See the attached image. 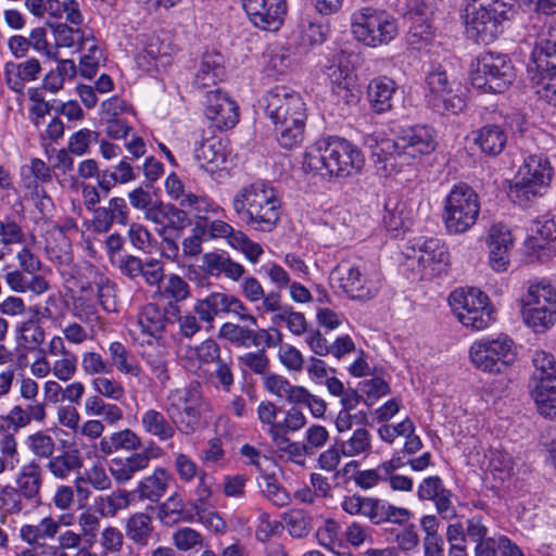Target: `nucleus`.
<instances>
[{"label":"nucleus","instance_id":"58836bf2","mask_svg":"<svg viewBox=\"0 0 556 556\" xmlns=\"http://www.w3.org/2000/svg\"><path fill=\"white\" fill-rule=\"evenodd\" d=\"M194 159L202 169L215 173L226 161L222 142L215 138L204 140L195 149Z\"/></svg>","mask_w":556,"mask_h":556},{"label":"nucleus","instance_id":"0e129e2a","mask_svg":"<svg viewBox=\"0 0 556 556\" xmlns=\"http://www.w3.org/2000/svg\"><path fill=\"white\" fill-rule=\"evenodd\" d=\"M306 425V417L296 407H290L285 412V417L274 426L271 438H286L289 432H296Z\"/></svg>","mask_w":556,"mask_h":556},{"label":"nucleus","instance_id":"b1692460","mask_svg":"<svg viewBox=\"0 0 556 556\" xmlns=\"http://www.w3.org/2000/svg\"><path fill=\"white\" fill-rule=\"evenodd\" d=\"M433 13V0H410L408 3V16L414 25L410 27V43L419 41L429 43L432 39L429 18Z\"/></svg>","mask_w":556,"mask_h":556},{"label":"nucleus","instance_id":"aec40b11","mask_svg":"<svg viewBox=\"0 0 556 556\" xmlns=\"http://www.w3.org/2000/svg\"><path fill=\"white\" fill-rule=\"evenodd\" d=\"M413 250L415 255L409 257L417 261V273L421 278L440 274L448 264V252L440 239L418 240Z\"/></svg>","mask_w":556,"mask_h":556},{"label":"nucleus","instance_id":"c756f323","mask_svg":"<svg viewBox=\"0 0 556 556\" xmlns=\"http://www.w3.org/2000/svg\"><path fill=\"white\" fill-rule=\"evenodd\" d=\"M140 425L144 433L156 438L161 442L173 439L178 431L177 425L156 408L146 409L140 417Z\"/></svg>","mask_w":556,"mask_h":556},{"label":"nucleus","instance_id":"774afa93","mask_svg":"<svg viewBox=\"0 0 556 556\" xmlns=\"http://www.w3.org/2000/svg\"><path fill=\"white\" fill-rule=\"evenodd\" d=\"M99 546L102 555H114L122 552L125 539L123 532L114 526H108L100 531Z\"/></svg>","mask_w":556,"mask_h":556},{"label":"nucleus","instance_id":"9d476101","mask_svg":"<svg viewBox=\"0 0 556 556\" xmlns=\"http://www.w3.org/2000/svg\"><path fill=\"white\" fill-rule=\"evenodd\" d=\"M473 366L484 372L504 374L517 359V348L506 333L475 341L469 349Z\"/></svg>","mask_w":556,"mask_h":556},{"label":"nucleus","instance_id":"a878e982","mask_svg":"<svg viewBox=\"0 0 556 556\" xmlns=\"http://www.w3.org/2000/svg\"><path fill=\"white\" fill-rule=\"evenodd\" d=\"M173 482L174 477L168 469L156 467L138 482L135 492L141 501L157 503L165 496Z\"/></svg>","mask_w":556,"mask_h":556},{"label":"nucleus","instance_id":"6ab92c4d","mask_svg":"<svg viewBox=\"0 0 556 556\" xmlns=\"http://www.w3.org/2000/svg\"><path fill=\"white\" fill-rule=\"evenodd\" d=\"M251 23L264 30H277L287 14L286 0H241Z\"/></svg>","mask_w":556,"mask_h":556},{"label":"nucleus","instance_id":"338daca9","mask_svg":"<svg viewBox=\"0 0 556 556\" xmlns=\"http://www.w3.org/2000/svg\"><path fill=\"white\" fill-rule=\"evenodd\" d=\"M25 444L38 458H49L55 451L54 439L42 430L29 434L25 440Z\"/></svg>","mask_w":556,"mask_h":556},{"label":"nucleus","instance_id":"bf43d9fd","mask_svg":"<svg viewBox=\"0 0 556 556\" xmlns=\"http://www.w3.org/2000/svg\"><path fill=\"white\" fill-rule=\"evenodd\" d=\"M90 386L94 393L115 402L122 401L126 394L123 383L108 375L91 379Z\"/></svg>","mask_w":556,"mask_h":556},{"label":"nucleus","instance_id":"de8ad7c7","mask_svg":"<svg viewBox=\"0 0 556 556\" xmlns=\"http://www.w3.org/2000/svg\"><path fill=\"white\" fill-rule=\"evenodd\" d=\"M339 447L345 457L367 456L372 448L371 434L365 428H357L349 439L339 442Z\"/></svg>","mask_w":556,"mask_h":556},{"label":"nucleus","instance_id":"8fccbe9b","mask_svg":"<svg viewBox=\"0 0 556 556\" xmlns=\"http://www.w3.org/2000/svg\"><path fill=\"white\" fill-rule=\"evenodd\" d=\"M130 505V493L124 489H117L108 495H101L96 500V506L101 516L114 517L117 511L126 509Z\"/></svg>","mask_w":556,"mask_h":556},{"label":"nucleus","instance_id":"c9c22d12","mask_svg":"<svg viewBox=\"0 0 556 556\" xmlns=\"http://www.w3.org/2000/svg\"><path fill=\"white\" fill-rule=\"evenodd\" d=\"M179 203L193 212L195 225H199L200 222H207L213 217L225 216V210L206 195L188 192Z\"/></svg>","mask_w":556,"mask_h":556},{"label":"nucleus","instance_id":"5fc2aeb1","mask_svg":"<svg viewBox=\"0 0 556 556\" xmlns=\"http://www.w3.org/2000/svg\"><path fill=\"white\" fill-rule=\"evenodd\" d=\"M17 333L18 343L29 352L39 349L46 339L45 329L34 319L20 323Z\"/></svg>","mask_w":556,"mask_h":556},{"label":"nucleus","instance_id":"ddd939ff","mask_svg":"<svg viewBox=\"0 0 556 556\" xmlns=\"http://www.w3.org/2000/svg\"><path fill=\"white\" fill-rule=\"evenodd\" d=\"M469 77L477 89L503 92L515 79V73L506 55L486 52L471 64Z\"/></svg>","mask_w":556,"mask_h":556},{"label":"nucleus","instance_id":"13d9d810","mask_svg":"<svg viewBox=\"0 0 556 556\" xmlns=\"http://www.w3.org/2000/svg\"><path fill=\"white\" fill-rule=\"evenodd\" d=\"M198 232L208 239H226L231 247L232 238L236 237L238 230L226 223L223 217H213L207 222H200L197 225Z\"/></svg>","mask_w":556,"mask_h":556},{"label":"nucleus","instance_id":"c85d7f7f","mask_svg":"<svg viewBox=\"0 0 556 556\" xmlns=\"http://www.w3.org/2000/svg\"><path fill=\"white\" fill-rule=\"evenodd\" d=\"M224 76L223 55L217 51H205L195 72L193 84L198 88H206L216 85Z\"/></svg>","mask_w":556,"mask_h":556},{"label":"nucleus","instance_id":"49530a36","mask_svg":"<svg viewBox=\"0 0 556 556\" xmlns=\"http://www.w3.org/2000/svg\"><path fill=\"white\" fill-rule=\"evenodd\" d=\"M46 464L48 471L59 480H66L72 472L80 469L83 459L77 453L63 452L59 455H52Z\"/></svg>","mask_w":556,"mask_h":556},{"label":"nucleus","instance_id":"4be33fe9","mask_svg":"<svg viewBox=\"0 0 556 556\" xmlns=\"http://www.w3.org/2000/svg\"><path fill=\"white\" fill-rule=\"evenodd\" d=\"M205 115L217 129H229L239 121V108L228 94L215 89L207 92Z\"/></svg>","mask_w":556,"mask_h":556},{"label":"nucleus","instance_id":"2eb2a0df","mask_svg":"<svg viewBox=\"0 0 556 556\" xmlns=\"http://www.w3.org/2000/svg\"><path fill=\"white\" fill-rule=\"evenodd\" d=\"M426 100L439 113L457 114L466 106L464 88L456 79L438 66L426 76Z\"/></svg>","mask_w":556,"mask_h":556},{"label":"nucleus","instance_id":"6e6552de","mask_svg":"<svg viewBox=\"0 0 556 556\" xmlns=\"http://www.w3.org/2000/svg\"><path fill=\"white\" fill-rule=\"evenodd\" d=\"M351 30L363 45L377 48L388 45L399 34L396 18L384 10L365 7L351 16Z\"/></svg>","mask_w":556,"mask_h":556},{"label":"nucleus","instance_id":"39448f33","mask_svg":"<svg viewBox=\"0 0 556 556\" xmlns=\"http://www.w3.org/2000/svg\"><path fill=\"white\" fill-rule=\"evenodd\" d=\"M514 12L515 0H471L465 15L467 37L479 43L493 41Z\"/></svg>","mask_w":556,"mask_h":556},{"label":"nucleus","instance_id":"f3484780","mask_svg":"<svg viewBox=\"0 0 556 556\" xmlns=\"http://www.w3.org/2000/svg\"><path fill=\"white\" fill-rule=\"evenodd\" d=\"M75 285L80 293L96 294L98 303L104 311H117V286L99 268L90 264L81 266L77 271Z\"/></svg>","mask_w":556,"mask_h":556},{"label":"nucleus","instance_id":"72a5a7b5","mask_svg":"<svg viewBox=\"0 0 556 556\" xmlns=\"http://www.w3.org/2000/svg\"><path fill=\"white\" fill-rule=\"evenodd\" d=\"M203 264L208 275L213 277L224 275L232 281H238L245 273L243 265L224 254L206 253L203 256Z\"/></svg>","mask_w":556,"mask_h":556},{"label":"nucleus","instance_id":"c03bdc74","mask_svg":"<svg viewBox=\"0 0 556 556\" xmlns=\"http://www.w3.org/2000/svg\"><path fill=\"white\" fill-rule=\"evenodd\" d=\"M55 45L63 48H77L85 51V47L94 37L91 30L83 28H72L66 24H59L53 29Z\"/></svg>","mask_w":556,"mask_h":556},{"label":"nucleus","instance_id":"69168bd1","mask_svg":"<svg viewBox=\"0 0 556 556\" xmlns=\"http://www.w3.org/2000/svg\"><path fill=\"white\" fill-rule=\"evenodd\" d=\"M85 51L87 52L84 53L79 62V73L85 78H92L97 74L100 64L104 61L103 51L97 45L94 38L88 42Z\"/></svg>","mask_w":556,"mask_h":556},{"label":"nucleus","instance_id":"6e6d98bb","mask_svg":"<svg viewBox=\"0 0 556 556\" xmlns=\"http://www.w3.org/2000/svg\"><path fill=\"white\" fill-rule=\"evenodd\" d=\"M325 73L330 83L331 90L338 89L341 86L353 85L354 83L353 68L344 55H340L333 60V62L326 67Z\"/></svg>","mask_w":556,"mask_h":556},{"label":"nucleus","instance_id":"423d86ee","mask_svg":"<svg viewBox=\"0 0 556 556\" xmlns=\"http://www.w3.org/2000/svg\"><path fill=\"white\" fill-rule=\"evenodd\" d=\"M520 313L533 332L545 333L556 324V289L546 280L528 281L520 296Z\"/></svg>","mask_w":556,"mask_h":556},{"label":"nucleus","instance_id":"7c9ffc66","mask_svg":"<svg viewBox=\"0 0 556 556\" xmlns=\"http://www.w3.org/2000/svg\"><path fill=\"white\" fill-rule=\"evenodd\" d=\"M222 358L220 346L213 339H206L197 346H187L180 353V359L189 370L200 368L202 364H216Z\"/></svg>","mask_w":556,"mask_h":556},{"label":"nucleus","instance_id":"2f4dec72","mask_svg":"<svg viewBox=\"0 0 556 556\" xmlns=\"http://www.w3.org/2000/svg\"><path fill=\"white\" fill-rule=\"evenodd\" d=\"M42 479L43 469L37 460L33 459L21 467L16 476L17 488L15 489L28 501L39 498Z\"/></svg>","mask_w":556,"mask_h":556},{"label":"nucleus","instance_id":"3c124183","mask_svg":"<svg viewBox=\"0 0 556 556\" xmlns=\"http://www.w3.org/2000/svg\"><path fill=\"white\" fill-rule=\"evenodd\" d=\"M142 358L160 387L166 388L170 381L167 353L163 350L144 352Z\"/></svg>","mask_w":556,"mask_h":556},{"label":"nucleus","instance_id":"dca6fc26","mask_svg":"<svg viewBox=\"0 0 556 556\" xmlns=\"http://www.w3.org/2000/svg\"><path fill=\"white\" fill-rule=\"evenodd\" d=\"M193 313L202 323L210 326L219 314H232L241 321H249L253 326L257 325L256 317L248 313L247 306L239 298L224 292H212L205 298L197 300Z\"/></svg>","mask_w":556,"mask_h":556},{"label":"nucleus","instance_id":"ea45409f","mask_svg":"<svg viewBox=\"0 0 556 556\" xmlns=\"http://www.w3.org/2000/svg\"><path fill=\"white\" fill-rule=\"evenodd\" d=\"M507 142V135L498 125H485L476 131L475 143L486 155L500 154Z\"/></svg>","mask_w":556,"mask_h":556},{"label":"nucleus","instance_id":"f704fd0d","mask_svg":"<svg viewBox=\"0 0 556 556\" xmlns=\"http://www.w3.org/2000/svg\"><path fill=\"white\" fill-rule=\"evenodd\" d=\"M109 363L119 374L138 377L142 368L131 351L122 342L113 341L108 345Z\"/></svg>","mask_w":556,"mask_h":556},{"label":"nucleus","instance_id":"473e14b6","mask_svg":"<svg viewBox=\"0 0 556 556\" xmlns=\"http://www.w3.org/2000/svg\"><path fill=\"white\" fill-rule=\"evenodd\" d=\"M530 386L539 413L545 417L556 418V376L530 382Z\"/></svg>","mask_w":556,"mask_h":556},{"label":"nucleus","instance_id":"e2e57ef3","mask_svg":"<svg viewBox=\"0 0 556 556\" xmlns=\"http://www.w3.org/2000/svg\"><path fill=\"white\" fill-rule=\"evenodd\" d=\"M533 371L531 374L530 382L547 379L556 376V361L552 353L535 350L532 354Z\"/></svg>","mask_w":556,"mask_h":556},{"label":"nucleus","instance_id":"20e7f679","mask_svg":"<svg viewBox=\"0 0 556 556\" xmlns=\"http://www.w3.org/2000/svg\"><path fill=\"white\" fill-rule=\"evenodd\" d=\"M212 410L211 401L197 383L170 389L165 397V412L184 435H192L203 428Z\"/></svg>","mask_w":556,"mask_h":556},{"label":"nucleus","instance_id":"603ef678","mask_svg":"<svg viewBox=\"0 0 556 556\" xmlns=\"http://www.w3.org/2000/svg\"><path fill=\"white\" fill-rule=\"evenodd\" d=\"M340 534L341 527L333 518H327L315 532L317 543L333 553L344 546V540Z\"/></svg>","mask_w":556,"mask_h":556},{"label":"nucleus","instance_id":"864d4df0","mask_svg":"<svg viewBox=\"0 0 556 556\" xmlns=\"http://www.w3.org/2000/svg\"><path fill=\"white\" fill-rule=\"evenodd\" d=\"M298 30L304 46L321 45L328 35V26L308 15L301 17Z\"/></svg>","mask_w":556,"mask_h":556},{"label":"nucleus","instance_id":"5701e85b","mask_svg":"<svg viewBox=\"0 0 556 556\" xmlns=\"http://www.w3.org/2000/svg\"><path fill=\"white\" fill-rule=\"evenodd\" d=\"M552 31L549 28L547 31L541 33L531 52L528 71H535V76L556 73V38Z\"/></svg>","mask_w":556,"mask_h":556},{"label":"nucleus","instance_id":"7ed1b4c3","mask_svg":"<svg viewBox=\"0 0 556 556\" xmlns=\"http://www.w3.org/2000/svg\"><path fill=\"white\" fill-rule=\"evenodd\" d=\"M280 201L273 187L255 181L240 188L232 199L236 215L258 231H271L280 219Z\"/></svg>","mask_w":556,"mask_h":556},{"label":"nucleus","instance_id":"37998d69","mask_svg":"<svg viewBox=\"0 0 556 556\" xmlns=\"http://www.w3.org/2000/svg\"><path fill=\"white\" fill-rule=\"evenodd\" d=\"M128 219V208L123 198H112L108 207L97 210V228L108 231L114 222L125 225Z\"/></svg>","mask_w":556,"mask_h":556},{"label":"nucleus","instance_id":"79ce46f5","mask_svg":"<svg viewBox=\"0 0 556 556\" xmlns=\"http://www.w3.org/2000/svg\"><path fill=\"white\" fill-rule=\"evenodd\" d=\"M282 527L296 540L308 536L313 529V517L302 508H292L281 514Z\"/></svg>","mask_w":556,"mask_h":556},{"label":"nucleus","instance_id":"680f3d73","mask_svg":"<svg viewBox=\"0 0 556 556\" xmlns=\"http://www.w3.org/2000/svg\"><path fill=\"white\" fill-rule=\"evenodd\" d=\"M274 325L285 324L288 330L295 337L306 334L308 331V323L303 313L296 312L292 306H287V309L282 311L279 315L271 317Z\"/></svg>","mask_w":556,"mask_h":556},{"label":"nucleus","instance_id":"f8f14e48","mask_svg":"<svg viewBox=\"0 0 556 556\" xmlns=\"http://www.w3.org/2000/svg\"><path fill=\"white\" fill-rule=\"evenodd\" d=\"M549 161L541 154L527 156L519 167L509 194L521 206L542 197L552 179Z\"/></svg>","mask_w":556,"mask_h":556},{"label":"nucleus","instance_id":"bb28decb","mask_svg":"<svg viewBox=\"0 0 556 556\" xmlns=\"http://www.w3.org/2000/svg\"><path fill=\"white\" fill-rule=\"evenodd\" d=\"M397 86L395 81L387 76L372 78L367 86V99L370 109L382 114L393 108V100Z\"/></svg>","mask_w":556,"mask_h":556},{"label":"nucleus","instance_id":"4468645a","mask_svg":"<svg viewBox=\"0 0 556 556\" xmlns=\"http://www.w3.org/2000/svg\"><path fill=\"white\" fill-rule=\"evenodd\" d=\"M433 131L426 126L406 127L400 130L396 139L381 138L379 149L389 155L386 161L399 156L406 162L416 160L434 151Z\"/></svg>","mask_w":556,"mask_h":556},{"label":"nucleus","instance_id":"a211bd4d","mask_svg":"<svg viewBox=\"0 0 556 556\" xmlns=\"http://www.w3.org/2000/svg\"><path fill=\"white\" fill-rule=\"evenodd\" d=\"M164 455L163 448L155 442L149 444L140 452L130 453L126 457L116 456L109 462V472L116 484H126L136 473L149 468L150 463Z\"/></svg>","mask_w":556,"mask_h":556},{"label":"nucleus","instance_id":"393cba45","mask_svg":"<svg viewBox=\"0 0 556 556\" xmlns=\"http://www.w3.org/2000/svg\"><path fill=\"white\" fill-rule=\"evenodd\" d=\"M41 71L40 61L34 56L20 63L8 62L4 65V79L12 91L22 93L27 83L39 78Z\"/></svg>","mask_w":556,"mask_h":556},{"label":"nucleus","instance_id":"a18cd8bd","mask_svg":"<svg viewBox=\"0 0 556 556\" xmlns=\"http://www.w3.org/2000/svg\"><path fill=\"white\" fill-rule=\"evenodd\" d=\"M152 531V518L146 513H136L126 519V535L137 545L146 546L150 540Z\"/></svg>","mask_w":556,"mask_h":556},{"label":"nucleus","instance_id":"f03ea898","mask_svg":"<svg viewBox=\"0 0 556 556\" xmlns=\"http://www.w3.org/2000/svg\"><path fill=\"white\" fill-rule=\"evenodd\" d=\"M265 102V112L274 124L279 144L286 149L301 144L306 121L302 97L283 86H277L267 92Z\"/></svg>","mask_w":556,"mask_h":556},{"label":"nucleus","instance_id":"a19ab883","mask_svg":"<svg viewBox=\"0 0 556 556\" xmlns=\"http://www.w3.org/2000/svg\"><path fill=\"white\" fill-rule=\"evenodd\" d=\"M167 321L164 311L153 303L144 305L137 316L140 331L153 338H157L164 332Z\"/></svg>","mask_w":556,"mask_h":556},{"label":"nucleus","instance_id":"412c9836","mask_svg":"<svg viewBox=\"0 0 556 556\" xmlns=\"http://www.w3.org/2000/svg\"><path fill=\"white\" fill-rule=\"evenodd\" d=\"M486 244L490 267L496 273L506 271L510 264V251L514 247V238L510 230L502 224L493 225L489 230Z\"/></svg>","mask_w":556,"mask_h":556},{"label":"nucleus","instance_id":"9b49d317","mask_svg":"<svg viewBox=\"0 0 556 556\" xmlns=\"http://www.w3.org/2000/svg\"><path fill=\"white\" fill-rule=\"evenodd\" d=\"M480 202L477 192L463 184L454 186L443 203L442 219L450 235L468 231L478 219Z\"/></svg>","mask_w":556,"mask_h":556},{"label":"nucleus","instance_id":"4c0bfd02","mask_svg":"<svg viewBox=\"0 0 556 556\" xmlns=\"http://www.w3.org/2000/svg\"><path fill=\"white\" fill-rule=\"evenodd\" d=\"M77 74V67L73 60L56 59V66L48 71L41 80V89L51 94H56L64 88L66 79H73Z\"/></svg>","mask_w":556,"mask_h":556},{"label":"nucleus","instance_id":"052dcab7","mask_svg":"<svg viewBox=\"0 0 556 556\" xmlns=\"http://www.w3.org/2000/svg\"><path fill=\"white\" fill-rule=\"evenodd\" d=\"M80 367L83 372L91 379L101 375L112 374L111 364L108 358L97 351H85L80 355Z\"/></svg>","mask_w":556,"mask_h":556},{"label":"nucleus","instance_id":"e433bc0d","mask_svg":"<svg viewBox=\"0 0 556 556\" xmlns=\"http://www.w3.org/2000/svg\"><path fill=\"white\" fill-rule=\"evenodd\" d=\"M518 471V464L506 452L492 450L488 466V475L494 481V486H501L511 480Z\"/></svg>","mask_w":556,"mask_h":556},{"label":"nucleus","instance_id":"f257e3e1","mask_svg":"<svg viewBox=\"0 0 556 556\" xmlns=\"http://www.w3.org/2000/svg\"><path fill=\"white\" fill-rule=\"evenodd\" d=\"M364 165L362 151L339 137L319 140L307 147L302 161L305 173L328 179L353 177L362 172Z\"/></svg>","mask_w":556,"mask_h":556},{"label":"nucleus","instance_id":"cd10ccee","mask_svg":"<svg viewBox=\"0 0 556 556\" xmlns=\"http://www.w3.org/2000/svg\"><path fill=\"white\" fill-rule=\"evenodd\" d=\"M61 523L51 516L40 519L37 523L22 525L18 530L20 539L27 545L51 546L48 541H53L60 533Z\"/></svg>","mask_w":556,"mask_h":556},{"label":"nucleus","instance_id":"09e8293b","mask_svg":"<svg viewBox=\"0 0 556 556\" xmlns=\"http://www.w3.org/2000/svg\"><path fill=\"white\" fill-rule=\"evenodd\" d=\"M262 495L277 507H286L291 504L290 493L279 483L274 475H263L257 480Z\"/></svg>","mask_w":556,"mask_h":556},{"label":"nucleus","instance_id":"0eeeda50","mask_svg":"<svg viewBox=\"0 0 556 556\" xmlns=\"http://www.w3.org/2000/svg\"><path fill=\"white\" fill-rule=\"evenodd\" d=\"M332 287L352 300L368 301L377 295L380 289V277L368 271L364 261L342 260L330 273Z\"/></svg>","mask_w":556,"mask_h":556},{"label":"nucleus","instance_id":"1a4fd4ad","mask_svg":"<svg viewBox=\"0 0 556 556\" xmlns=\"http://www.w3.org/2000/svg\"><path fill=\"white\" fill-rule=\"evenodd\" d=\"M452 312L466 328L480 331L495 321V309L486 293L477 288L454 290L448 298Z\"/></svg>","mask_w":556,"mask_h":556},{"label":"nucleus","instance_id":"4d7b16f0","mask_svg":"<svg viewBox=\"0 0 556 556\" xmlns=\"http://www.w3.org/2000/svg\"><path fill=\"white\" fill-rule=\"evenodd\" d=\"M254 337L253 329L233 323H225L218 330V338L244 349L252 346Z\"/></svg>","mask_w":556,"mask_h":556}]
</instances>
